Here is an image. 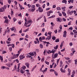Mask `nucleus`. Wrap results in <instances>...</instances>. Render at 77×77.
I'll return each mask as SVG.
<instances>
[{"label":"nucleus","instance_id":"obj_1","mask_svg":"<svg viewBox=\"0 0 77 77\" xmlns=\"http://www.w3.org/2000/svg\"><path fill=\"white\" fill-rule=\"evenodd\" d=\"M53 53L52 55V57L53 59H55V58H57V56H58V53Z\"/></svg>","mask_w":77,"mask_h":77},{"label":"nucleus","instance_id":"obj_2","mask_svg":"<svg viewBox=\"0 0 77 77\" xmlns=\"http://www.w3.org/2000/svg\"><path fill=\"white\" fill-rule=\"evenodd\" d=\"M44 39H45V36H42V37H40L39 38V41H42V40H44Z\"/></svg>","mask_w":77,"mask_h":77},{"label":"nucleus","instance_id":"obj_3","mask_svg":"<svg viewBox=\"0 0 77 77\" xmlns=\"http://www.w3.org/2000/svg\"><path fill=\"white\" fill-rule=\"evenodd\" d=\"M38 11H39V12H43V9L42 8H41L40 7H39L38 8Z\"/></svg>","mask_w":77,"mask_h":77},{"label":"nucleus","instance_id":"obj_4","mask_svg":"<svg viewBox=\"0 0 77 77\" xmlns=\"http://www.w3.org/2000/svg\"><path fill=\"white\" fill-rule=\"evenodd\" d=\"M19 57L20 60H22V59H23L25 58V56H24L23 55H21Z\"/></svg>","mask_w":77,"mask_h":77},{"label":"nucleus","instance_id":"obj_5","mask_svg":"<svg viewBox=\"0 0 77 77\" xmlns=\"http://www.w3.org/2000/svg\"><path fill=\"white\" fill-rule=\"evenodd\" d=\"M67 13L68 15H72V14L74 13V11L72 10L69 12V11H67Z\"/></svg>","mask_w":77,"mask_h":77},{"label":"nucleus","instance_id":"obj_6","mask_svg":"<svg viewBox=\"0 0 77 77\" xmlns=\"http://www.w3.org/2000/svg\"><path fill=\"white\" fill-rule=\"evenodd\" d=\"M66 33H67L66 31H64L63 34V37H64V38H66Z\"/></svg>","mask_w":77,"mask_h":77},{"label":"nucleus","instance_id":"obj_7","mask_svg":"<svg viewBox=\"0 0 77 77\" xmlns=\"http://www.w3.org/2000/svg\"><path fill=\"white\" fill-rule=\"evenodd\" d=\"M57 22H60V23L62 22V19H61V18L58 17V18H57Z\"/></svg>","mask_w":77,"mask_h":77},{"label":"nucleus","instance_id":"obj_8","mask_svg":"<svg viewBox=\"0 0 77 77\" xmlns=\"http://www.w3.org/2000/svg\"><path fill=\"white\" fill-rule=\"evenodd\" d=\"M10 29L11 31H13V30H14V32H16V29L15 27H13L12 28H10Z\"/></svg>","mask_w":77,"mask_h":77},{"label":"nucleus","instance_id":"obj_9","mask_svg":"<svg viewBox=\"0 0 77 77\" xmlns=\"http://www.w3.org/2000/svg\"><path fill=\"white\" fill-rule=\"evenodd\" d=\"M60 71H61V72H66V70H65V69H63L62 68H61L60 69Z\"/></svg>","mask_w":77,"mask_h":77},{"label":"nucleus","instance_id":"obj_10","mask_svg":"<svg viewBox=\"0 0 77 77\" xmlns=\"http://www.w3.org/2000/svg\"><path fill=\"white\" fill-rule=\"evenodd\" d=\"M44 43H45V44H47L46 45V47H48L49 44H50V43H49V42H46L45 41L43 42Z\"/></svg>","mask_w":77,"mask_h":77},{"label":"nucleus","instance_id":"obj_11","mask_svg":"<svg viewBox=\"0 0 77 77\" xmlns=\"http://www.w3.org/2000/svg\"><path fill=\"white\" fill-rule=\"evenodd\" d=\"M25 65H26V66L27 68H29V65H30V64L28 63H25Z\"/></svg>","mask_w":77,"mask_h":77},{"label":"nucleus","instance_id":"obj_12","mask_svg":"<svg viewBox=\"0 0 77 77\" xmlns=\"http://www.w3.org/2000/svg\"><path fill=\"white\" fill-rule=\"evenodd\" d=\"M51 35H49L48 36V37L46 38V40H50L51 39Z\"/></svg>","mask_w":77,"mask_h":77},{"label":"nucleus","instance_id":"obj_13","mask_svg":"<svg viewBox=\"0 0 77 77\" xmlns=\"http://www.w3.org/2000/svg\"><path fill=\"white\" fill-rule=\"evenodd\" d=\"M19 6L20 7L21 9H24V8L23 7V6L21 5L20 4H19Z\"/></svg>","mask_w":77,"mask_h":77},{"label":"nucleus","instance_id":"obj_14","mask_svg":"<svg viewBox=\"0 0 77 77\" xmlns=\"http://www.w3.org/2000/svg\"><path fill=\"white\" fill-rule=\"evenodd\" d=\"M7 31H5V33H6L7 32H8V33H9L10 32V29H9V28L8 27H7Z\"/></svg>","mask_w":77,"mask_h":77},{"label":"nucleus","instance_id":"obj_15","mask_svg":"<svg viewBox=\"0 0 77 77\" xmlns=\"http://www.w3.org/2000/svg\"><path fill=\"white\" fill-rule=\"evenodd\" d=\"M60 67H62V65H63V62H62V60H61L60 62Z\"/></svg>","mask_w":77,"mask_h":77},{"label":"nucleus","instance_id":"obj_16","mask_svg":"<svg viewBox=\"0 0 77 77\" xmlns=\"http://www.w3.org/2000/svg\"><path fill=\"white\" fill-rule=\"evenodd\" d=\"M0 59L1 61V62L3 63V56H2L0 55Z\"/></svg>","mask_w":77,"mask_h":77},{"label":"nucleus","instance_id":"obj_17","mask_svg":"<svg viewBox=\"0 0 77 77\" xmlns=\"http://www.w3.org/2000/svg\"><path fill=\"white\" fill-rule=\"evenodd\" d=\"M56 50L55 49H53L51 52V53H54L56 52Z\"/></svg>","mask_w":77,"mask_h":77},{"label":"nucleus","instance_id":"obj_18","mask_svg":"<svg viewBox=\"0 0 77 77\" xmlns=\"http://www.w3.org/2000/svg\"><path fill=\"white\" fill-rule=\"evenodd\" d=\"M4 11H5V10L3 8H0V12H4Z\"/></svg>","mask_w":77,"mask_h":77},{"label":"nucleus","instance_id":"obj_19","mask_svg":"<svg viewBox=\"0 0 77 77\" xmlns=\"http://www.w3.org/2000/svg\"><path fill=\"white\" fill-rule=\"evenodd\" d=\"M73 32L74 33H75V35H77V31L75 29L73 30Z\"/></svg>","mask_w":77,"mask_h":77},{"label":"nucleus","instance_id":"obj_20","mask_svg":"<svg viewBox=\"0 0 77 77\" xmlns=\"http://www.w3.org/2000/svg\"><path fill=\"white\" fill-rule=\"evenodd\" d=\"M32 20H29L28 21L27 24H32Z\"/></svg>","mask_w":77,"mask_h":77},{"label":"nucleus","instance_id":"obj_21","mask_svg":"<svg viewBox=\"0 0 77 77\" xmlns=\"http://www.w3.org/2000/svg\"><path fill=\"white\" fill-rule=\"evenodd\" d=\"M30 9H31V11H32V12H34V11H35V8H32V9H29V11Z\"/></svg>","mask_w":77,"mask_h":77},{"label":"nucleus","instance_id":"obj_22","mask_svg":"<svg viewBox=\"0 0 77 77\" xmlns=\"http://www.w3.org/2000/svg\"><path fill=\"white\" fill-rule=\"evenodd\" d=\"M57 13L58 14L59 16H60V17H62V13L59 12H57Z\"/></svg>","mask_w":77,"mask_h":77},{"label":"nucleus","instance_id":"obj_23","mask_svg":"<svg viewBox=\"0 0 77 77\" xmlns=\"http://www.w3.org/2000/svg\"><path fill=\"white\" fill-rule=\"evenodd\" d=\"M55 15H53L51 16V17H48V18H55Z\"/></svg>","mask_w":77,"mask_h":77},{"label":"nucleus","instance_id":"obj_24","mask_svg":"<svg viewBox=\"0 0 77 77\" xmlns=\"http://www.w3.org/2000/svg\"><path fill=\"white\" fill-rule=\"evenodd\" d=\"M62 3H65V4H66V3L67 2V1L66 0H63L62 1Z\"/></svg>","mask_w":77,"mask_h":77},{"label":"nucleus","instance_id":"obj_25","mask_svg":"<svg viewBox=\"0 0 77 77\" xmlns=\"http://www.w3.org/2000/svg\"><path fill=\"white\" fill-rule=\"evenodd\" d=\"M54 48L55 49H57L58 48V45H57L56 46L54 47Z\"/></svg>","mask_w":77,"mask_h":77},{"label":"nucleus","instance_id":"obj_26","mask_svg":"<svg viewBox=\"0 0 77 77\" xmlns=\"http://www.w3.org/2000/svg\"><path fill=\"white\" fill-rule=\"evenodd\" d=\"M57 11H60L61 8L60 7H58L57 8Z\"/></svg>","mask_w":77,"mask_h":77},{"label":"nucleus","instance_id":"obj_27","mask_svg":"<svg viewBox=\"0 0 77 77\" xmlns=\"http://www.w3.org/2000/svg\"><path fill=\"white\" fill-rule=\"evenodd\" d=\"M23 50V49H20L18 51V53H20L21 52V51Z\"/></svg>","mask_w":77,"mask_h":77},{"label":"nucleus","instance_id":"obj_28","mask_svg":"<svg viewBox=\"0 0 77 77\" xmlns=\"http://www.w3.org/2000/svg\"><path fill=\"white\" fill-rule=\"evenodd\" d=\"M61 9L63 11H65V9H66V7H62Z\"/></svg>","mask_w":77,"mask_h":77},{"label":"nucleus","instance_id":"obj_29","mask_svg":"<svg viewBox=\"0 0 77 77\" xmlns=\"http://www.w3.org/2000/svg\"><path fill=\"white\" fill-rule=\"evenodd\" d=\"M29 30V28H28L27 29H25L23 31V32H26L28 31Z\"/></svg>","mask_w":77,"mask_h":77},{"label":"nucleus","instance_id":"obj_30","mask_svg":"<svg viewBox=\"0 0 77 77\" xmlns=\"http://www.w3.org/2000/svg\"><path fill=\"white\" fill-rule=\"evenodd\" d=\"M17 57H16V55H14L12 57V59H16Z\"/></svg>","mask_w":77,"mask_h":77},{"label":"nucleus","instance_id":"obj_31","mask_svg":"<svg viewBox=\"0 0 77 77\" xmlns=\"http://www.w3.org/2000/svg\"><path fill=\"white\" fill-rule=\"evenodd\" d=\"M75 70H73V72H72V75H75Z\"/></svg>","mask_w":77,"mask_h":77},{"label":"nucleus","instance_id":"obj_32","mask_svg":"<svg viewBox=\"0 0 77 77\" xmlns=\"http://www.w3.org/2000/svg\"><path fill=\"white\" fill-rule=\"evenodd\" d=\"M0 3L1 5H3V0H0Z\"/></svg>","mask_w":77,"mask_h":77},{"label":"nucleus","instance_id":"obj_33","mask_svg":"<svg viewBox=\"0 0 77 77\" xmlns=\"http://www.w3.org/2000/svg\"><path fill=\"white\" fill-rule=\"evenodd\" d=\"M60 60V58H59V59H58L57 61V64L58 65V64L59 63V60Z\"/></svg>","mask_w":77,"mask_h":77},{"label":"nucleus","instance_id":"obj_34","mask_svg":"<svg viewBox=\"0 0 77 77\" xmlns=\"http://www.w3.org/2000/svg\"><path fill=\"white\" fill-rule=\"evenodd\" d=\"M52 39L53 40H54H54L56 39V37H55V36H52Z\"/></svg>","mask_w":77,"mask_h":77},{"label":"nucleus","instance_id":"obj_35","mask_svg":"<svg viewBox=\"0 0 77 77\" xmlns=\"http://www.w3.org/2000/svg\"><path fill=\"white\" fill-rule=\"evenodd\" d=\"M54 74L56 75V76H57V75H58V74L57 73V72L56 71H55L54 72Z\"/></svg>","mask_w":77,"mask_h":77},{"label":"nucleus","instance_id":"obj_36","mask_svg":"<svg viewBox=\"0 0 77 77\" xmlns=\"http://www.w3.org/2000/svg\"><path fill=\"white\" fill-rule=\"evenodd\" d=\"M62 14L63 15V16H66V14L64 12H62Z\"/></svg>","mask_w":77,"mask_h":77},{"label":"nucleus","instance_id":"obj_37","mask_svg":"<svg viewBox=\"0 0 77 77\" xmlns=\"http://www.w3.org/2000/svg\"><path fill=\"white\" fill-rule=\"evenodd\" d=\"M5 22L7 24H8V20L6 19L5 20Z\"/></svg>","mask_w":77,"mask_h":77},{"label":"nucleus","instance_id":"obj_38","mask_svg":"<svg viewBox=\"0 0 77 77\" xmlns=\"http://www.w3.org/2000/svg\"><path fill=\"white\" fill-rule=\"evenodd\" d=\"M36 7H37L38 8V7H40V6H41V5H39V4H36Z\"/></svg>","mask_w":77,"mask_h":77},{"label":"nucleus","instance_id":"obj_39","mask_svg":"<svg viewBox=\"0 0 77 77\" xmlns=\"http://www.w3.org/2000/svg\"><path fill=\"white\" fill-rule=\"evenodd\" d=\"M48 69V68H45V69L43 70V71H44L45 72H47V70Z\"/></svg>","mask_w":77,"mask_h":77},{"label":"nucleus","instance_id":"obj_40","mask_svg":"<svg viewBox=\"0 0 77 77\" xmlns=\"http://www.w3.org/2000/svg\"><path fill=\"white\" fill-rule=\"evenodd\" d=\"M30 56H33L34 55V54H33V53H31L29 54Z\"/></svg>","mask_w":77,"mask_h":77},{"label":"nucleus","instance_id":"obj_41","mask_svg":"<svg viewBox=\"0 0 77 77\" xmlns=\"http://www.w3.org/2000/svg\"><path fill=\"white\" fill-rule=\"evenodd\" d=\"M44 22H46L47 21V19H46V17H45V16H44Z\"/></svg>","mask_w":77,"mask_h":77},{"label":"nucleus","instance_id":"obj_42","mask_svg":"<svg viewBox=\"0 0 77 77\" xmlns=\"http://www.w3.org/2000/svg\"><path fill=\"white\" fill-rule=\"evenodd\" d=\"M6 8H7V6H6V5H4L3 7L4 10L5 9H6Z\"/></svg>","mask_w":77,"mask_h":77},{"label":"nucleus","instance_id":"obj_43","mask_svg":"<svg viewBox=\"0 0 77 77\" xmlns=\"http://www.w3.org/2000/svg\"><path fill=\"white\" fill-rule=\"evenodd\" d=\"M48 12L50 13V14H53V11L51 10L50 11H49Z\"/></svg>","mask_w":77,"mask_h":77},{"label":"nucleus","instance_id":"obj_44","mask_svg":"<svg viewBox=\"0 0 77 77\" xmlns=\"http://www.w3.org/2000/svg\"><path fill=\"white\" fill-rule=\"evenodd\" d=\"M45 63H46V64H47V65H49V62H48V61H45Z\"/></svg>","mask_w":77,"mask_h":77},{"label":"nucleus","instance_id":"obj_45","mask_svg":"<svg viewBox=\"0 0 77 77\" xmlns=\"http://www.w3.org/2000/svg\"><path fill=\"white\" fill-rule=\"evenodd\" d=\"M55 42H59V39H57L55 40Z\"/></svg>","mask_w":77,"mask_h":77},{"label":"nucleus","instance_id":"obj_46","mask_svg":"<svg viewBox=\"0 0 77 77\" xmlns=\"http://www.w3.org/2000/svg\"><path fill=\"white\" fill-rule=\"evenodd\" d=\"M20 73L21 74H24V71L23 70H20Z\"/></svg>","mask_w":77,"mask_h":77},{"label":"nucleus","instance_id":"obj_47","mask_svg":"<svg viewBox=\"0 0 77 77\" xmlns=\"http://www.w3.org/2000/svg\"><path fill=\"white\" fill-rule=\"evenodd\" d=\"M41 61L42 62H43L44 61V58H42L41 60Z\"/></svg>","mask_w":77,"mask_h":77},{"label":"nucleus","instance_id":"obj_48","mask_svg":"<svg viewBox=\"0 0 77 77\" xmlns=\"http://www.w3.org/2000/svg\"><path fill=\"white\" fill-rule=\"evenodd\" d=\"M68 72H71V69H70L69 68H68Z\"/></svg>","mask_w":77,"mask_h":77},{"label":"nucleus","instance_id":"obj_49","mask_svg":"<svg viewBox=\"0 0 77 77\" xmlns=\"http://www.w3.org/2000/svg\"><path fill=\"white\" fill-rule=\"evenodd\" d=\"M64 58H65V59H66V60H69V59H70V58H69V57H65Z\"/></svg>","mask_w":77,"mask_h":77},{"label":"nucleus","instance_id":"obj_50","mask_svg":"<svg viewBox=\"0 0 77 77\" xmlns=\"http://www.w3.org/2000/svg\"><path fill=\"white\" fill-rule=\"evenodd\" d=\"M51 24L52 26V27H53V26H54V23H53V22H51Z\"/></svg>","mask_w":77,"mask_h":77},{"label":"nucleus","instance_id":"obj_51","mask_svg":"<svg viewBox=\"0 0 77 77\" xmlns=\"http://www.w3.org/2000/svg\"><path fill=\"white\" fill-rule=\"evenodd\" d=\"M7 52L6 51H2V54H5V53H6Z\"/></svg>","mask_w":77,"mask_h":77},{"label":"nucleus","instance_id":"obj_52","mask_svg":"<svg viewBox=\"0 0 77 77\" xmlns=\"http://www.w3.org/2000/svg\"><path fill=\"white\" fill-rule=\"evenodd\" d=\"M74 61H75V65L77 64V59L75 60H74Z\"/></svg>","mask_w":77,"mask_h":77},{"label":"nucleus","instance_id":"obj_53","mask_svg":"<svg viewBox=\"0 0 77 77\" xmlns=\"http://www.w3.org/2000/svg\"><path fill=\"white\" fill-rule=\"evenodd\" d=\"M8 2L9 4H11V0H8Z\"/></svg>","mask_w":77,"mask_h":77},{"label":"nucleus","instance_id":"obj_54","mask_svg":"<svg viewBox=\"0 0 77 77\" xmlns=\"http://www.w3.org/2000/svg\"><path fill=\"white\" fill-rule=\"evenodd\" d=\"M6 65H7V66H8V67H11V65H10V64H9L8 63H7V64H6Z\"/></svg>","mask_w":77,"mask_h":77},{"label":"nucleus","instance_id":"obj_55","mask_svg":"<svg viewBox=\"0 0 77 77\" xmlns=\"http://www.w3.org/2000/svg\"><path fill=\"white\" fill-rule=\"evenodd\" d=\"M47 16H48V17H49L50 15V14L49 12H47Z\"/></svg>","mask_w":77,"mask_h":77},{"label":"nucleus","instance_id":"obj_56","mask_svg":"<svg viewBox=\"0 0 77 77\" xmlns=\"http://www.w3.org/2000/svg\"><path fill=\"white\" fill-rule=\"evenodd\" d=\"M26 57H27V58H29V57L30 58V57H32L30 55H28L26 56Z\"/></svg>","mask_w":77,"mask_h":77},{"label":"nucleus","instance_id":"obj_57","mask_svg":"<svg viewBox=\"0 0 77 77\" xmlns=\"http://www.w3.org/2000/svg\"><path fill=\"white\" fill-rule=\"evenodd\" d=\"M51 53V51L50 50H49L48 52V54H50Z\"/></svg>","mask_w":77,"mask_h":77},{"label":"nucleus","instance_id":"obj_58","mask_svg":"<svg viewBox=\"0 0 77 77\" xmlns=\"http://www.w3.org/2000/svg\"><path fill=\"white\" fill-rule=\"evenodd\" d=\"M69 45H70V46H72V45H73V44H72V43L71 42H70L69 43Z\"/></svg>","mask_w":77,"mask_h":77},{"label":"nucleus","instance_id":"obj_59","mask_svg":"<svg viewBox=\"0 0 77 77\" xmlns=\"http://www.w3.org/2000/svg\"><path fill=\"white\" fill-rule=\"evenodd\" d=\"M17 69V66L15 65L14 66V70H16Z\"/></svg>","mask_w":77,"mask_h":77},{"label":"nucleus","instance_id":"obj_60","mask_svg":"<svg viewBox=\"0 0 77 77\" xmlns=\"http://www.w3.org/2000/svg\"><path fill=\"white\" fill-rule=\"evenodd\" d=\"M40 47L41 48H42L43 47L42 46V44H40Z\"/></svg>","mask_w":77,"mask_h":77},{"label":"nucleus","instance_id":"obj_61","mask_svg":"<svg viewBox=\"0 0 77 77\" xmlns=\"http://www.w3.org/2000/svg\"><path fill=\"white\" fill-rule=\"evenodd\" d=\"M59 28L60 30H62V25L60 26Z\"/></svg>","mask_w":77,"mask_h":77},{"label":"nucleus","instance_id":"obj_62","mask_svg":"<svg viewBox=\"0 0 77 77\" xmlns=\"http://www.w3.org/2000/svg\"><path fill=\"white\" fill-rule=\"evenodd\" d=\"M50 72H53V71H54V70L51 69L50 70Z\"/></svg>","mask_w":77,"mask_h":77},{"label":"nucleus","instance_id":"obj_63","mask_svg":"<svg viewBox=\"0 0 77 77\" xmlns=\"http://www.w3.org/2000/svg\"><path fill=\"white\" fill-rule=\"evenodd\" d=\"M14 2L15 3V5H17V2L16 1H14Z\"/></svg>","mask_w":77,"mask_h":77},{"label":"nucleus","instance_id":"obj_64","mask_svg":"<svg viewBox=\"0 0 77 77\" xmlns=\"http://www.w3.org/2000/svg\"><path fill=\"white\" fill-rule=\"evenodd\" d=\"M8 41L9 42L11 41V38H8Z\"/></svg>","mask_w":77,"mask_h":77}]
</instances>
